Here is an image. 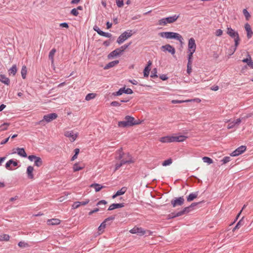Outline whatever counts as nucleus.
<instances>
[{"instance_id":"42","label":"nucleus","mask_w":253,"mask_h":253,"mask_svg":"<svg viewBox=\"0 0 253 253\" xmlns=\"http://www.w3.org/2000/svg\"><path fill=\"white\" fill-rule=\"evenodd\" d=\"M95 96L96 95L95 93H90L86 95L85 99L87 101H88L90 100V99L94 98Z\"/></svg>"},{"instance_id":"44","label":"nucleus","mask_w":253,"mask_h":253,"mask_svg":"<svg viewBox=\"0 0 253 253\" xmlns=\"http://www.w3.org/2000/svg\"><path fill=\"white\" fill-rule=\"evenodd\" d=\"M150 68L148 67H145L143 70V76L145 78L148 77L149 75Z\"/></svg>"},{"instance_id":"12","label":"nucleus","mask_w":253,"mask_h":253,"mask_svg":"<svg viewBox=\"0 0 253 253\" xmlns=\"http://www.w3.org/2000/svg\"><path fill=\"white\" fill-rule=\"evenodd\" d=\"M115 218V216L114 215L110 216L107 218H106L99 225V226L98 228V230L99 231L103 230L105 228L107 222H108L109 221H113Z\"/></svg>"},{"instance_id":"57","label":"nucleus","mask_w":253,"mask_h":253,"mask_svg":"<svg viewBox=\"0 0 253 253\" xmlns=\"http://www.w3.org/2000/svg\"><path fill=\"white\" fill-rule=\"evenodd\" d=\"M107 202L106 200H101L98 201L97 203L96 206H100L101 205H105L106 204H107Z\"/></svg>"},{"instance_id":"52","label":"nucleus","mask_w":253,"mask_h":253,"mask_svg":"<svg viewBox=\"0 0 253 253\" xmlns=\"http://www.w3.org/2000/svg\"><path fill=\"white\" fill-rule=\"evenodd\" d=\"M116 2L118 7H121L124 4V0H116Z\"/></svg>"},{"instance_id":"64","label":"nucleus","mask_w":253,"mask_h":253,"mask_svg":"<svg viewBox=\"0 0 253 253\" xmlns=\"http://www.w3.org/2000/svg\"><path fill=\"white\" fill-rule=\"evenodd\" d=\"M223 31L221 29H218L215 32V35L217 37H219L222 35Z\"/></svg>"},{"instance_id":"10","label":"nucleus","mask_w":253,"mask_h":253,"mask_svg":"<svg viewBox=\"0 0 253 253\" xmlns=\"http://www.w3.org/2000/svg\"><path fill=\"white\" fill-rule=\"evenodd\" d=\"M161 48L163 51H168L172 55H174L175 53V49L174 47L169 44H167L165 45L162 46Z\"/></svg>"},{"instance_id":"30","label":"nucleus","mask_w":253,"mask_h":253,"mask_svg":"<svg viewBox=\"0 0 253 253\" xmlns=\"http://www.w3.org/2000/svg\"><path fill=\"white\" fill-rule=\"evenodd\" d=\"M117 152L118 154V156L116 157V159L118 160L122 159L124 155V153L123 151L122 148H120L119 149H118Z\"/></svg>"},{"instance_id":"37","label":"nucleus","mask_w":253,"mask_h":253,"mask_svg":"<svg viewBox=\"0 0 253 253\" xmlns=\"http://www.w3.org/2000/svg\"><path fill=\"white\" fill-rule=\"evenodd\" d=\"M202 160L204 163H207L208 165H210L213 163L212 159L208 157H204Z\"/></svg>"},{"instance_id":"27","label":"nucleus","mask_w":253,"mask_h":253,"mask_svg":"<svg viewBox=\"0 0 253 253\" xmlns=\"http://www.w3.org/2000/svg\"><path fill=\"white\" fill-rule=\"evenodd\" d=\"M172 136H166L161 138L160 141L162 143L172 142Z\"/></svg>"},{"instance_id":"35","label":"nucleus","mask_w":253,"mask_h":253,"mask_svg":"<svg viewBox=\"0 0 253 253\" xmlns=\"http://www.w3.org/2000/svg\"><path fill=\"white\" fill-rule=\"evenodd\" d=\"M10 237L8 234H3L0 235V241H8L9 240Z\"/></svg>"},{"instance_id":"47","label":"nucleus","mask_w":253,"mask_h":253,"mask_svg":"<svg viewBox=\"0 0 253 253\" xmlns=\"http://www.w3.org/2000/svg\"><path fill=\"white\" fill-rule=\"evenodd\" d=\"M123 90L124 91V93L126 94H131L133 93V91L131 89L129 88H126L125 87H123Z\"/></svg>"},{"instance_id":"19","label":"nucleus","mask_w":253,"mask_h":253,"mask_svg":"<svg viewBox=\"0 0 253 253\" xmlns=\"http://www.w3.org/2000/svg\"><path fill=\"white\" fill-rule=\"evenodd\" d=\"M172 142H183L184 141L186 138H187V136L184 135H179V136H172Z\"/></svg>"},{"instance_id":"51","label":"nucleus","mask_w":253,"mask_h":253,"mask_svg":"<svg viewBox=\"0 0 253 253\" xmlns=\"http://www.w3.org/2000/svg\"><path fill=\"white\" fill-rule=\"evenodd\" d=\"M231 160V158L230 157H228V156H226V157H224L222 160H221V162H222L223 164H226L228 162H229V161H230Z\"/></svg>"},{"instance_id":"4","label":"nucleus","mask_w":253,"mask_h":253,"mask_svg":"<svg viewBox=\"0 0 253 253\" xmlns=\"http://www.w3.org/2000/svg\"><path fill=\"white\" fill-rule=\"evenodd\" d=\"M132 30H129L124 32L117 39V42L119 44L123 43L127 39L131 37L132 35Z\"/></svg>"},{"instance_id":"32","label":"nucleus","mask_w":253,"mask_h":253,"mask_svg":"<svg viewBox=\"0 0 253 253\" xmlns=\"http://www.w3.org/2000/svg\"><path fill=\"white\" fill-rule=\"evenodd\" d=\"M27 72V67L25 65H23L22 67L21 70V76L23 79H26Z\"/></svg>"},{"instance_id":"15","label":"nucleus","mask_w":253,"mask_h":253,"mask_svg":"<svg viewBox=\"0 0 253 253\" xmlns=\"http://www.w3.org/2000/svg\"><path fill=\"white\" fill-rule=\"evenodd\" d=\"M64 135L67 137L71 138V141L72 142L74 141L76 139L78 136V134L77 133H74L72 130L65 131Z\"/></svg>"},{"instance_id":"1","label":"nucleus","mask_w":253,"mask_h":253,"mask_svg":"<svg viewBox=\"0 0 253 253\" xmlns=\"http://www.w3.org/2000/svg\"><path fill=\"white\" fill-rule=\"evenodd\" d=\"M226 33L231 38L234 39V47L233 48L232 52L231 53V54H233L234 52L236 50L237 47L239 44V42L240 40L239 35L237 31H236L230 27H228L227 28Z\"/></svg>"},{"instance_id":"58","label":"nucleus","mask_w":253,"mask_h":253,"mask_svg":"<svg viewBox=\"0 0 253 253\" xmlns=\"http://www.w3.org/2000/svg\"><path fill=\"white\" fill-rule=\"evenodd\" d=\"M93 30L97 32V33L100 35H101L102 33V31L97 26H95L93 27Z\"/></svg>"},{"instance_id":"3","label":"nucleus","mask_w":253,"mask_h":253,"mask_svg":"<svg viewBox=\"0 0 253 253\" xmlns=\"http://www.w3.org/2000/svg\"><path fill=\"white\" fill-rule=\"evenodd\" d=\"M179 15H173L167 17L162 18L158 21V24L161 26H165L167 24H170L174 22L178 18Z\"/></svg>"},{"instance_id":"21","label":"nucleus","mask_w":253,"mask_h":253,"mask_svg":"<svg viewBox=\"0 0 253 253\" xmlns=\"http://www.w3.org/2000/svg\"><path fill=\"white\" fill-rule=\"evenodd\" d=\"M17 153L20 156L23 158H26L27 157V153H26L25 149L23 148H16Z\"/></svg>"},{"instance_id":"55","label":"nucleus","mask_w":253,"mask_h":253,"mask_svg":"<svg viewBox=\"0 0 253 253\" xmlns=\"http://www.w3.org/2000/svg\"><path fill=\"white\" fill-rule=\"evenodd\" d=\"M110 105L114 107H119L121 105V104L118 101H114L111 102Z\"/></svg>"},{"instance_id":"62","label":"nucleus","mask_w":253,"mask_h":253,"mask_svg":"<svg viewBox=\"0 0 253 253\" xmlns=\"http://www.w3.org/2000/svg\"><path fill=\"white\" fill-rule=\"evenodd\" d=\"M9 160L11 165H12L14 167H17L18 166V162L17 160L14 161L13 159H10Z\"/></svg>"},{"instance_id":"50","label":"nucleus","mask_w":253,"mask_h":253,"mask_svg":"<svg viewBox=\"0 0 253 253\" xmlns=\"http://www.w3.org/2000/svg\"><path fill=\"white\" fill-rule=\"evenodd\" d=\"M205 202L204 201L199 202H194L192 203L189 206L191 208L192 210L194 209V207H195L196 206L200 205L203 203H204Z\"/></svg>"},{"instance_id":"61","label":"nucleus","mask_w":253,"mask_h":253,"mask_svg":"<svg viewBox=\"0 0 253 253\" xmlns=\"http://www.w3.org/2000/svg\"><path fill=\"white\" fill-rule=\"evenodd\" d=\"M79 203V202H74L72 205V209H75L78 208L80 206V204Z\"/></svg>"},{"instance_id":"29","label":"nucleus","mask_w":253,"mask_h":253,"mask_svg":"<svg viewBox=\"0 0 253 253\" xmlns=\"http://www.w3.org/2000/svg\"><path fill=\"white\" fill-rule=\"evenodd\" d=\"M181 215H182V214L180 212V211L178 212H171L170 214H169L168 218L169 219L173 218L178 217V216H180Z\"/></svg>"},{"instance_id":"46","label":"nucleus","mask_w":253,"mask_h":253,"mask_svg":"<svg viewBox=\"0 0 253 253\" xmlns=\"http://www.w3.org/2000/svg\"><path fill=\"white\" fill-rule=\"evenodd\" d=\"M74 171H77L83 169V167H80L78 163H75L73 167Z\"/></svg>"},{"instance_id":"41","label":"nucleus","mask_w":253,"mask_h":253,"mask_svg":"<svg viewBox=\"0 0 253 253\" xmlns=\"http://www.w3.org/2000/svg\"><path fill=\"white\" fill-rule=\"evenodd\" d=\"M127 188L126 187H122L120 190L117 191L116 193L118 195V196H120L124 194L126 191Z\"/></svg>"},{"instance_id":"39","label":"nucleus","mask_w":253,"mask_h":253,"mask_svg":"<svg viewBox=\"0 0 253 253\" xmlns=\"http://www.w3.org/2000/svg\"><path fill=\"white\" fill-rule=\"evenodd\" d=\"M9 71L10 72L9 74H12L13 76L15 75L17 72V67L16 65H13L12 67L10 68Z\"/></svg>"},{"instance_id":"9","label":"nucleus","mask_w":253,"mask_h":253,"mask_svg":"<svg viewBox=\"0 0 253 253\" xmlns=\"http://www.w3.org/2000/svg\"><path fill=\"white\" fill-rule=\"evenodd\" d=\"M246 146L244 145H242L238 148H237L236 150L233 151L230 155L232 157L238 156L239 155L244 153L246 150Z\"/></svg>"},{"instance_id":"14","label":"nucleus","mask_w":253,"mask_h":253,"mask_svg":"<svg viewBox=\"0 0 253 253\" xmlns=\"http://www.w3.org/2000/svg\"><path fill=\"white\" fill-rule=\"evenodd\" d=\"M225 122H230L228 125L227 127L228 129H231L234 128L236 125H239L241 122V119L240 118H238L235 121L230 122V120H228Z\"/></svg>"},{"instance_id":"18","label":"nucleus","mask_w":253,"mask_h":253,"mask_svg":"<svg viewBox=\"0 0 253 253\" xmlns=\"http://www.w3.org/2000/svg\"><path fill=\"white\" fill-rule=\"evenodd\" d=\"M245 28L246 31H247V38L248 39H250L253 35V32L251 28V26L248 23H246L245 25Z\"/></svg>"},{"instance_id":"63","label":"nucleus","mask_w":253,"mask_h":253,"mask_svg":"<svg viewBox=\"0 0 253 253\" xmlns=\"http://www.w3.org/2000/svg\"><path fill=\"white\" fill-rule=\"evenodd\" d=\"M89 202V199H86L84 201L79 202V204H80V206H81V205L82 206H85L86 204H87Z\"/></svg>"},{"instance_id":"53","label":"nucleus","mask_w":253,"mask_h":253,"mask_svg":"<svg viewBox=\"0 0 253 253\" xmlns=\"http://www.w3.org/2000/svg\"><path fill=\"white\" fill-rule=\"evenodd\" d=\"M101 36L105 37L108 38H111L112 36V34L109 33H107L105 32H102L101 35Z\"/></svg>"},{"instance_id":"54","label":"nucleus","mask_w":253,"mask_h":253,"mask_svg":"<svg viewBox=\"0 0 253 253\" xmlns=\"http://www.w3.org/2000/svg\"><path fill=\"white\" fill-rule=\"evenodd\" d=\"M70 13L75 16H77L79 14V12L77 9L74 8L71 10Z\"/></svg>"},{"instance_id":"2","label":"nucleus","mask_w":253,"mask_h":253,"mask_svg":"<svg viewBox=\"0 0 253 253\" xmlns=\"http://www.w3.org/2000/svg\"><path fill=\"white\" fill-rule=\"evenodd\" d=\"M159 36L167 39H174L182 43L183 39L179 34L173 32H163L159 34Z\"/></svg>"},{"instance_id":"5","label":"nucleus","mask_w":253,"mask_h":253,"mask_svg":"<svg viewBox=\"0 0 253 253\" xmlns=\"http://www.w3.org/2000/svg\"><path fill=\"white\" fill-rule=\"evenodd\" d=\"M125 120L126 121V123L129 126L139 125L141 123V121L139 120H135L134 117L128 115H127L125 117Z\"/></svg>"},{"instance_id":"6","label":"nucleus","mask_w":253,"mask_h":253,"mask_svg":"<svg viewBox=\"0 0 253 253\" xmlns=\"http://www.w3.org/2000/svg\"><path fill=\"white\" fill-rule=\"evenodd\" d=\"M28 158L31 162H34V165L38 167H41L42 164V161L40 157L32 155H29Z\"/></svg>"},{"instance_id":"38","label":"nucleus","mask_w":253,"mask_h":253,"mask_svg":"<svg viewBox=\"0 0 253 253\" xmlns=\"http://www.w3.org/2000/svg\"><path fill=\"white\" fill-rule=\"evenodd\" d=\"M172 163V160L171 158L168 159L167 160L164 161L162 163V166L164 167H167L170 165Z\"/></svg>"},{"instance_id":"36","label":"nucleus","mask_w":253,"mask_h":253,"mask_svg":"<svg viewBox=\"0 0 253 253\" xmlns=\"http://www.w3.org/2000/svg\"><path fill=\"white\" fill-rule=\"evenodd\" d=\"M137 234L140 236H142L146 233V230L141 227H137Z\"/></svg>"},{"instance_id":"16","label":"nucleus","mask_w":253,"mask_h":253,"mask_svg":"<svg viewBox=\"0 0 253 253\" xmlns=\"http://www.w3.org/2000/svg\"><path fill=\"white\" fill-rule=\"evenodd\" d=\"M125 207V203H113L111 204L108 208V211H112L116 209H119L123 208Z\"/></svg>"},{"instance_id":"13","label":"nucleus","mask_w":253,"mask_h":253,"mask_svg":"<svg viewBox=\"0 0 253 253\" xmlns=\"http://www.w3.org/2000/svg\"><path fill=\"white\" fill-rule=\"evenodd\" d=\"M57 118V114L53 113L44 115L43 117V120L45 121L47 123H49L56 119Z\"/></svg>"},{"instance_id":"22","label":"nucleus","mask_w":253,"mask_h":253,"mask_svg":"<svg viewBox=\"0 0 253 253\" xmlns=\"http://www.w3.org/2000/svg\"><path fill=\"white\" fill-rule=\"evenodd\" d=\"M248 56L249 58L243 59L242 62L246 63L251 68L253 69V62L252 60L251 57L249 54H248Z\"/></svg>"},{"instance_id":"60","label":"nucleus","mask_w":253,"mask_h":253,"mask_svg":"<svg viewBox=\"0 0 253 253\" xmlns=\"http://www.w3.org/2000/svg\"><path fill=\"white\" fill-rule=\"evenodd\" d=\"M99 211V208H94L93 210H91V211H90L88 212V215H91L93 213H95V212L98 211Z\"/></svg>"},{"instance_id":"20","label":"nucleus","mask_w":253,"mask_h":253,"mask_svg":"<svg viewBox=\"0 0 253 253\" xmlns=\"http://www.w3.org/2000/svg\"><path fill=\"white\" fill-rule=\"evenodd\" d=\"M122 54L120 52L119 49L118 48L115 49L112 52H111L108 55V58L109 59L115 57H117L120 55Z\"/></svg>"},{"instance_id":"17","label":"nucleus","mask_w":253,"mask_h":253,"mask_svg":"<svg viewBox=\"0 0 253 253\" xmlns=\"http://www.w3.org/2000/svg\"><path fill=\"white\" fill-rule=\"evenodd\" d=\"M33 171L34 168L32 166H29L27 168L26 173L28 178L30 179H33L34 178Z\"/></svg>"},{"instance_id":"26","label":"nucleus","mask_w":253,"mask_h":253,"mask_svg":"<svg viewBox=\"0 0 253 253\" xmlns=\"http://www.w3.org/2000/svg\"><path fill=\"white\" fill-rule=\"evenodd\" d=\"M119 63V60H114L108 63L104 67V70L108 69L110 68L113 67Z\"/></svg>"},{"instance_id":"8","label":"nucleus","mask_w":253,"mask_h":253,"mask_svg":"<svg viewBox=\"0 0 253 253\" xmlns=\"http://www.w3.org/2000/svg\"><path fill=\"white\" fill-rule=\"evenodd\" d=\"M184 199L183 197L175 198L171 201V204L173 207L182 206L184 204Z\"/></svg>"},{"instance_id":"24","label":"nucleus","mask_w":253,"mask_h":253,"mask_svg":"<svg viewBox=\"0 0 253 253\" xmlns=\"http://www.w3.org/2000/svg\"><path fill=\"white\" fill-rule=\"evenodd\" d=\"M0 82L6 85H9L10 84L9 79L5 75L2 74L0 75Z\"/></svg>"},{"instance_id":"48","label":"nucleus","mask_w":253,"mask_h":253,"mask_svg":"<svg viewBox=\"0 0 253 253\" xmlns=\"http://www.w3.org/2000/svg\"><path fill=\"white\" fill-rule=\"evenodd\" d=\"M243 13L246 18V19L248 20L251 17V15L247 9H244L243 10Z\"/></svg>"},{"instance_id":"28","label":"nucleus","mask_w":253,"mask_h":253,"mask_svg":"<svg viewBox=\"0 0 253 253\" xmlns=\"http://www.w3.org/2000/svg\"><path fill=\"white\" fill-rule=\"evenodd\" d=\"M91 187H93L95 189L96 192L100 191L102 188H104L105 186H102L98 183H93L90 185Z\"/></svg>"},{"instance_id":"7","label":"nucleus","mask_w":253,"mask_h":253,"mask_svg":"<svg viewBox=\"0 0 253 253\" xmlns=\"http://www.w3.org/2000/svg\"><path fill=\"white\" fill-rule=\"evenodd\" d=\"M127 156L129 157H130L128 160H122L119 163H117L115 165V168L114 170V171H116V170L119 169L123 165H125L126 164H131L133 163V161L132 160V158L128 153L127 154Z\"/></svg>"},{"instance_id":"34","label":"nucleus","mask_w":253,"mask_h":253,"mask_svg":"<svg viewBox=\"0 0 253 253\" xmlns=\"http://www.w3.org/2000/svg\"><path fill=\"white\" fill-rule=\"evenodd\" d=\"M118 125L120 127H126L129 126L125 120L123 121H119Z\"/></svg>"},{"instance_id":"23","label":"nucleus","mask_w":253,"mask_h":253,"mask_svg":"<svg viewBox=\"0 0 253 253\" xmlns=\"http://www.w3.org/2000/svg\"><path fill=\"white\" fill-rule=\"evenodd\" d=\"M47 223L49 225H56L60 223V220L57 218L48 219Z\"/></svg>"},{"instance_id":"11","label":"nucleus","mask_w":253,"mask_h":253,"mask_svg":"<svg viewBox=\"0 0 253 253\" xmlns=\"http://www.w3.org/2000/svg\"><path fill=\"white\" fill-rule=\"evenodd\" d=\"M196 49V44L195 40L193 38H191L189 39L188 43V51H192L195 52Z\"/></svg>"},{"instance_id":"59","label":"nucleus","mask_w":253,"mask_h":253,"mask_svg":"<svg viewBox=\"0 0 253 253\" xmlns=\"http://www.w3.org/2000/svg\"><path fill=\"white\" fill-rule=\"evenodd\" d=\"M192 64H187V73L188 74H190L192 71Z\"/></svg>"},{"instance_id":"33","label":"nucleus","mask_w":253,"mask_h":253,"mask_svg":"<svg viewBox=\"0 0 253 253\" xmlns=\"http://www.w3.org/2000/svg\"><path fill=\"white\" fill-rule=\"evenodd\" d=\"M191 208L190 207V206H188L186 207H185L184 209H183L182 210L180 211V212L181 213L182 215L186 213H189L191 211H192Z\"/></svg>"},{"instance_id":"56","label":"nucleus","mask_w":253,"mask_h":253,"mask_svg":"<svg viewBox=\"0 0 253 253\" xmlns=\"http://www.w3.org/2000/svg\"><path fill=\"white\" fill-rule=\"evenodd\" d=\"M18 246L21 248H25V247L28 246V244L26 243H25L24 242H23V241H20L18 243Z\"/></svg>"},{"instance_id":"49","label":"nucleus","mask_w":253,"mask_h":253,"mask_svg":"<svg viewBox=\"0 0 253 253\" xmlns=\"http://www.w3.org/2000/svg\"><path fill=\"white\" fill-rule=\"evenodd\" d=\"M150 77L152 78L158 77L157 68H155L153 69V70L151 72Z\"/></svg>"},{"instance_id":"25","label":"nucleus","mask_w":253,"mask_h":253,"mask_svg":"<svg viewBox=\"0 0 253 253\" xmlns=\"http://www.w3.org/2000/svg\"><path fill=\"white\" fill-rule=\"evenodd\" d=\"M198 195V191L194 192V193H191L187 197L186 200L187 202H191L194 200L195 198L197 197Z\"/></svg>"},{"instance_id":"31","label":"nucleus","mask_w":253,"mask_h":253,"mask_svg":"<svg viewBox=\"0 0 253 253\" xmlns=\"http://www.w3.org/2000/svg\"><path fill=\"white\" fill-rule=\"evenodd\" d=\"M56 51L55 48H52L49 52L48 55L49 59L51 60V62L53 63L54 61V56Z\"/></svg>"},{"instance_id":"45","label":"nucleus","mask_w":253,"mask_h":253,"mask_svg":"<svg viewBox=\"0 0 253 253\" xmlns=\"http://www.w3.org/2000/svg\"><path fill=\"white\" fill-rule=\"evenodd\" d=\"M124 93V91L123 90V88H120L117 91L114 92L112 93V95L117 96H120Z\"/></svg>"},{"instance_id":"43","label":"nucleus","mask_w":253,"mask_h":253,"mask_svg":"<svg viewBox=\"0 0 253 253\" xmlns=\"http://www.w3.org/2000/svg\"><path fill=\"white\" fill-rule=\"evenodd\" d=\"M243 224V218L240 219L236 224V226L233 229V231H235L236 229L240 228V227Z\"/></svg>"},{"instance_id":"40","label":"nucleus","mask_w":253,"mask_h":253,"mask_svg":"<svg viewBox=\"0 0 253 253\" xmlns=\"http://www.w3.org/2000/svg\"><path fill=\"white\" fill-rule=\"evenodd\" d=\"M188 54L187 57L188 62L187 64H192V58L193 54L194 52H192V51H188Z\"/></svg>"}]
</instances>
